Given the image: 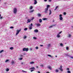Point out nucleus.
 I'll return each mask as SVG.
<instances>
[{
    "instance_id": "obj_1",
    "label": "nucleus",
    "mask_w": 73,
    "mask_h": 73,
    "mask_svg": "<svg viewBox=\"0 0 73 73\" xmlns=\"http://www.w3.org/2000/svg\"><path fill=\"white\" fill-rule=\"evenodd\" d=\"M13 12L14 14H16L17 13V9L16 8H15L13 9Z\"/></svg>"
},
{
    "instance_id": "obj_2",
    "label": "nucleus",
    "mask_w": 73,
    "mask_h": 73,
    "mask_svg": "<svg viewBox=\"0 0 73 73\" xmlns=\"http://www.w3.org/2000/svg\"><path fill=\"white\" fill-rule=\"evenodd\" d=\"M21 31V29H20L19 30H17V33H16V35L17 36V35H18L19 33H20V32Z\"/></svg>"
},
{
    "instance_id": "obj_3",
    "label": "nucleus",
    "mask_w": 73,
    "mask_h": 73,
    "mask_svg": "<svg viewBox=\"0 0 73 73\" xmlns=\"http://www.w3.org/2000/svg\"><path fill=\"white\" fill-rule=\"evenodd\" d=\"M48 12V8H45L44 9V12L45 13H47Z\"/></svg>"
},
{
    "instance_id": "obj_4",
    "label": "nucleus",
    "mask_w": 73,
    "mask_h": 73,
    "mask_svg": "<svg viewBox=\"0 0 73 73\" xmlns=\"http://www.w3.org/2000/svg\"><path fill=\"white\" fill-rule=\"evenodd\" d=\"M23 50L24 51H28V48H24L23 49Z\"/></svg>"
},
{
    "instance_id": "obj_5",
    "label": "nucleus",
    "mask_w": 73,
    "mask_h": 73,
    "mask_svg": "<svg viewBox=\"0 0 73 73\" xmlns=\"http://www.w3.org/2000/svg\"><path fill=\"white\" fill-rule=\"evenodd\" d=\"M36 26L37 27H40L41 26V25L40 23H37L35 24Z\"/></svg>"
},
{
    "instance_id": "obj_6",
    "label": "nucleus",
    "mask_w": 73,
    "mask_h": 73,
    "mask_svg": "<svg viewBox=\"0 0 73 73\" xmlns=\"http://www.w3.org/2000/svg\"><path fill=\"white\" fill-rule=\"evenodd\" d=\"M31 20L30 19H28L27 23H29L31 22Z\"/></svg>"
},
{
    "instance_id": "obj_7",
    "label": "nucleus",
    "mask_w": 73,
    "mask_h": 73,
    "mask_svg": "<svg viewBox=\"0 0 73 73\" xmlns=\"http://www.w3.org/2000/svg\"><path fill=\"white\" fill-rule=\"evenodd\" d=\"M47 68H48V69H50V70H52V68H51V66H47Z\"/></svg>"
},
{
    "instance_id": "obj_8",
    "label": "nucleus",
    "mask_w": 73,
    "mask_h": 73,
    "mask_svg": "<svg viewBox=\"0 0 73 73\" xmlns=\"http://www.w3.org/2000/svg\"><path fill=\"white\" fill-rule=\"evenodd\" d=\"M34 32H36V33H38V29H36L34 30Z\"/></svg>"
},
{
    "instance_id": "obj_9",
    "label": "nucleus",
    "mask_w": 73,
    "mask_h": 73,
    "mask_svg": "<svg viewBox=\"0 0 73 73\" xmlns=\"http://www.w3.org/2000/svg\"><path fill=\"white\" fill-rule=\"evenodd\" d=\"M30 70H36L35 68L34 67H32L31 68H30Z\"/></svg>"
},
{
    "instance_id": "obj_10",
    "label": "nucleus",
    "mask_w": 73,
    "mask_h": 73,
    "mask_svg": "<svg viewBox=\"0 0 73 73\" xmlns=\"http://www.w3.org/2000/svg\"><path fill=\"white\" fill-rule=\"evenodd\" d=\"M57 37L58 38H59V37H61V36H60V35L59 34H58L56 35Z\"/></svg>"
},
{
    "instance_id": "obj_11",
    "label": "nucleus",
    "mask_w": 73,
    "mask_h": 73,
    "mask_svg": "<svg viewBox=\"0 0 73 73\" xmlns=\"http://www.w3.org/2000/svg\"><path fill=\"white\" fill-rule=\"evenodd\" d=\"M49 57H51V58H53L54 57L50 55H47Z\"/></svg>"
},
{
    "instance_id": "obj_12",
    "label": "nucleus",
    "mask_w": 73,
    "mask_h": 73,
    "mask_svg": "<svg viewBox=\"0 0 73 73\" xmlns=\"http://www.w3.org/2000/svg\"><path fill=\"white\" fill-rule=\"evenodd\" d=\"M49 15H50L51 14H52V11H51V10L50 9L49 10Z\"/></svg>"
},
{
    "instance_id": "obj_13",
    "label": "nucleus",
    "mask_w": 73,
    "mask_h": 73,
    "mask_svg": "<svg viewBox=\"0 0 73 73\" xmlns=\"http://www.w3.org/2000/svg\"><path fill=\"white\" fill-rule=\"evenodd\" d=\"M34 11V10H31L29 11V13H33V12Z\"/></svg>"
},
{
    "instance_id": "obj_14",
    "label": "nucleus",
    "mask_w": 73,
    "mask_h": 73,
    "mask_svg": "<svg viewBox=\"0 0 73 73\" xmlns=\"http://www.w3.org/2000/svg\"><path fill=\"white\" fill-rule=\"evenodd\" d=\"M11 63L12 64V65H13V64H15V62H14V61H13V60L11 62Z\"/></svg>"
},
{
    "instance_id": "obj_15",
    "label": "nucleus",
    "mask_w": 73,
    "mask_h": 73,
    "mask_svg": "<svg viewBox=\"0 0 73 73\" xmlns=\"http://www.w3.org/2000/svg\"><path fill=\"white\" fill-rule=\"evenodd\" d=\"M33 8V7L32 6H31L30 7H29V9L30 10L32 9Z\"/></svg>"
},
{
    "instance_id": "obj_16",
    "label": "nucleus",
    "mask_w": 73,
    "mask_h": 73,
    "mask_svg": "<svg viewBox=\"0 0 73 73\" xmlns=\"http://www.w3.org/2000/svg\"><path fill=\"white\" fill-rule=\"evenodd\" d=\"M33 26V24H32V23H31V25H29V27H32Z\"/></svg>"
},
{
    "instance_id": "obj_17",
    "label": "nucleus",
    "mask_w": 73,
    "mask_h": 73,
    "mask_svg": "<svg viewBox=\"0 0 73 73\" xmlns=\"http://www.w3.org/2000/svg\"><path fill=\"white\" fill-rule=\"evenodd\" d=\"M30 64H35V62H30Z\"/></svg>"
},
{
    "instance_id": "obj_18",
    "label": "nucleus",
    "mask_w": 73,
    "mask_h": 73,
    "mask_svg": "<svg viewBox=\"0 0 73 73\" xmlns=\"http://www.w3.org/2000/svg\"><path fill=\"white\" fill-rule=\"evenodd\" d=\"M37 16L38 17H41V15L40 13H38L37 14Z\"/></svg>"
},
{
    "instance_id": "obj_19",
    "label": "nucleus",
    "mask_w": 73,
    "mask_h": 73,
    "mask_svg": "<svg viewBox=\"0 0 73 73\" xmlns=\"http://www.w3.org/2000/svg\"><path fill=\"white\" fill-rule=\"evenodd\" d=\"M59 19L61 21V20H62L63 19V18H62V17H60L59 18Z\"/></svg>"
},
{
    "instance_id": "obj_20",
    "label": "nucleus",
    "mask_w": 73,
    "mask_h": 73,
    "mask_svg": "<svg viewBox=\"0 0 73 73\" xmlns=\"http://www.w3.org/2000/svg\"><path fill=\"white\" fill-rule=\"evenodd\" d=\"M23 38L24 39H26V38H27V36L26 35H25Z\"/></svg>"
},
{
    "instance_id": "obj_21",
    "label": "nucleus",
    "mask_w": 73,
    "mask_h": 73,
    "mask_svg": "<svg viewBox=\"0 0 73 73\" xmlns=\"http://www.w3.org/2000/svg\"><path fill=\"white\" fill-rule=\"evenodd\" d=\"M34 4L36 5L37 3V1H34Z\"/></svg>"
},
{
    "instance_id": "obj_22",
    "label": "nucleus",
    "mask_w": 73,
    "mask_h": 73,
    "mask_svg": "<svg viewBox=\"0 0 73 73\" xmlns=\"http://www.w3.org/2000/svg\"><path fill=\"white\" fill-rule=\"evenodd\" d=\"M39 23H42V19H39Z\"/></svg>"
},
{
    "instance_id": "obj_23",
    "label": "nucleus",
    "mask_w": 73,
    "mask_h": 73,
    "mask_svg": "<svg viewBox=\"0 0 73 73\" xmlns=\"http://www.w3.org/2000/svg\"><path fill=\"white\" fill-rule=\"evenodd\" d=\"M33 39H34V40H36L37 39V38L36 37L34 36L33 37Z\"/></svg>"
},
{
    "instance_id": "obj_24",
    "label": "nucleus",
    "mask_w": 73,
    "mask_h": 73,
    "mask_svg": "<svg viewBox=\"0 0 73 73\" xmlns=\"http://www.w3.org/2000/svg\"><path fill=\"white\" fill-rule=\"evenodd\" d=\"M9 70V68H6V71L7 72H8Z\"/></svg>"
},
{
    "instance_id": "obj_25",
    "label": "nucleus",
    "mask_w": 73,
    "mask_h": 73,
    "mask_svg": "<svg viewBox=\"0 0 73 73\" xmlns=\"http://www.w3.org/2000/svg\"><path fill=\"white\" fill-rule=\"evenodd\" d=\"M59 70H61V72H62L63 71V70L61 68H59Z\"/></svg>"
},
{
    "instance_id": "obj_26",
    "label": "nucleus",
    "mask_w": 73,
    "mask_h": 73,
    "mask_svg": "<svg viewBox=\"0 0 73 73\" xmlns=\"http://www.w3.org/2000/svg\"><path fill=\"white\" fill-rule=\"evenodd\" d=\"M71 36V35L70 34H69L68 35V38H70Z\"/></svg>"
},
{
    "instance_id": "obj_27",
    "label": "nucleus",
    "mask_w": 73,
    "mask_h": 73,
    "mask_svg": "<svg viewBox=\"0 0 73 73\" xmlns=\"http://www.w3.org/2000/svg\"><path fill=\"white\" fill-rule=\"evenodd\" d=\"M58 6H56L55 8V9L54 10V11H56V10L57 9V8H58Z\"/></svg>"
},
{
    "instance_id": "obj_28",
    "label": "nucleus",
    "mask_w": 73,
    "mask_h": 73,
    "mask_svg": "<svg viewBox=\"0 0 73 73\" xmlns=\"http://www.w3.org/2000/svg\"><path fill=\"white\" fill-rule=\"evenodd\" d=\"M59 71L58 70H57V69H56V70H55V72H58Z\"/></svg>"
},
{
    "instance_id": "obj_29",
    "label": "nucleus",
    "mask_w": 73,
    "mask_h": 73,
    "mask_svg": "<svg viewBox=\"0 0 73 73\" xmlns=\"http://www.w3.org/2000/svg\"><path fill=\"white\" fill-rule=\"evenodd\" d=\"M10 49H11V50H13V47H10Z\"/></svg>"
},
{
    "instance_id": "obj_30",
    "label": "nucleus",
    "mask_w": 73,
    "mask_h": 73,
    "mask_svg": "<svg viewBox=\"0 0 73 73\" xmlns=\"http://www.w3.org/2000/svg\"><path fill=\"white\" fill-rule=\"evenodd\" d=\"M42 20H48V19H47V18H43L42 19Z\"/></svg>"
},
{
    "instance_id": "obj_31",
    "label": "nucleus",
    "mask_w": 73,
    "mask_h": 73,
    "mask_svg": "<svg viewBox=\"0 0 73 73\" xmlns=\"http://www.w3.org/2000/svg\"><path fill=\"white\" fill-rule=\"evenodd\" d=\"M50 7V6L49 5H47V8H48H48Z\"/></svg>"
},
{
    "instance_id": "obj_32",
    "label": "nucleus",
    "mask_w": 73,
    "mask_h": 73,
    "mask_svg": "<svg viewBox=\"0 0 73 73\" xmlns=\"http://www.w3.org/2000/svg\"><path fill=\"white\" fill-rule=\"evenodd\" d=\"M29 29L31 30L32 29V27H29Z\"/></svg>"
},
{
    "instance_id": "obj_33",
    "label": "nucleus",
    "mask_w": 73,
    "mask_h": 73,
    "mask_svg": "<svg viewBox=\"0 0 73 73\" xmlns=\"http://www.w3.org/2000/svg\"><path fill=\"white\" fill-rule=\"evenodd\" d=\"M4 52V50H1L0 51V53H2V52Z\"/></svg>"
},
{
    "instance_id": "obj_34",
    "label": "nucleus",
    "mask_w": 73,
    "mask_h": 73,
    "mask_svg": "<svg viewBox=\"0 0 73 73\" xmlns=\"http://www.w3.org/2000/svg\"><path fill=\"white\" fill-rule=\"evenodd\" d=\"M24 31H27L28 30V28H25L24 29Z\"/></svg>"
},
{
    "instance_id": "obj_35",
    "label": "nucleus",
    "mask_w": 73,
    "mask_h": 73,
    "mask_svg": "<svg viewBox=\"0 0 73 73\" xmlns=\"http://www.w3.org/2000/svg\"><path fill=\"white\" fill-rule=\"evenodd\" d=\"M67 72L68 73H71V72L69 70H68L67 71Z\"/></svg>"
},
{
    "instance_id": "obj_36",
    "label": "nucleus",
    "mask_w": 73,
    "mask_h": 73,
    "mask_svg": "<svg viewBox=\"0 0 73 73\" xmlns=\"http://www.w3.org/2000/svg\"><path fill=\"white\" fill-rule=\"evenodd\" d=\"M40 66L41 67H44V65L43 64H41L40 65Z\"/></svg>"
},
{
    "instance_id": "obj_37",
    "label": "nucleus",
    "mask_w": 73,
    "mask_h": 73,
    "mask_svg": "<svg viewBox=\"0 0 73 73\" xmlns=\"http://www.w3.org/2000/svg\"><path fill=\"white\" fill-rule=\"evenodd\" d=\"M9 61V60H6L5 61V62H7Z\"/></svg>"
},
{
    "instance_id": "obj_38",
    "label": "nucleus",
    "mask_w": 73,
    "mask_h": 73,
    "mask_svg": "<svg viewBox=\"0 0 73 73\" xmlns=\"http://www.w3.org/2000/svg\"><path fill=\"white\" fill-rule=\"evenodd\" d=\"M35 19V18H34V17H32L31 19V20H33V19Z\"/></svg>"
},
{
    "instance_id": "obj_39",
    "label": "nucleus",
    "mask_w": 73,
    "mask_h": 73,
    "mask_svg": "<svg viewBox=\"0 0 73 73\" xmlns=\"http://www.w3.org/2000/svg\"><path fill=\"white\" fill-rule=\"evenodd\" d=\"M68 49H69V47H66V50H68Z\"/></svg>"
},
{
    "instance_id": "obj_40",
    "label": "nucleus",
    "mask_w": 73,
    "mask_h": 73,
    "mask_svg": "<svg viewBox=\"0 0 73 73\" xmlns=\"http://www.w3.org/2000/svg\"><path fill=\"white\" fill-rule=\"evenodd\" d=\"M36 49H38V47L37 46H36L35 48Z\"/></svg>"
},
{
    "instance_id": "obj_41",
    "label": "nucleus",
    "mask_w": 73,
    "mask_h": 73,
    "mask_svg": "<svg viewBox=\"0 0 73 73\" xmlns=\"http://www.w3.org/2000/svg\"><path fill=\"white\" fill-rule=\"evenodd\" d=\"M52 27H53V26L52 25L48 27V28H52Z\"/></svg>"
},
{
    "instance_id": "obj_42",
    "label": "nucleus",
    "mask_w": 73,
    "mask_h": 73,
    "mask_svg": "<svg viewBox=\"0 0 73 73\" xmlns=\"http://www.w3.org/2000/svg\"><path fill=\"white\" fill-rule=\"evenodd\" d=\"M60 46H63V44H62L61 43V44H60Z\"/></svg>"
},
{
    "instance_id": "obj_43",
    "label": "nucleus",
    "mask_w": 73,
    "mask_h": 73,
    "mask_svg": "<svg viewBox=\"0 0 73 73\" xmlns=\"http://www.w3.org/2000/svg\"><path fill=\"white\" fill-rule=\"evenodd\" d=\"M59 17H62V15L60 14L59 15Z\"/></svg>"
},
{
    "instance_id": "obj_44",
    "label": "nucleus",
    "mask_w": 73,
    "mask_h": 73,
    "mask_svg": "<svg viewBox=\"0 0 73 73\" xmlns=\"http://www.w3.org/2000/svg\"><path fill=\"white\" fill-rule=\"evenodd\" d=\"M48 47H50V44H49L48 45Z\"/></svg>"
},
{
    "instance_id": "obj_45",
    "label": "nucleus",
    "mask_w": 73,
    "mask_h": 73,
    "mask_svg": "<svg viewBox=\"0 0 73 73\" xmlns=\"http://www.w3.org/2000/svg\"><path fill=\"white\" fill-rule=\"evenodd\" d=\"M19 60H23V58H20L19 59Z\"/></svg>"
},
{
    "instance_id": "obj_46",
    "label": "nucleus",
    "mask_w": 73,
    "mask_h": 73,
    "mask_svg": "<svg viewBox=\"0 0 73 73\" xmlns=\"http://www.w3.org/2000/svg\"><path fill=\"white\" fill-rule=\"evenodd\" d=\"M10 28H11V29H13V27H10Z\"/></svg>"
},
{
    "instance_id": "obj_47",
    "label": "nucleus",
    "mask_w": 73,
    "mask_h": 73,
    "mask_svg": "<svg viewBox=\"0 0 73 73\" xmlns=\"http://www.w3.org/2000/svg\"><path fill=\"white\" fill-rule=\"evenodd\" d=\"M66 70H69V68H66Z\"/></svg>"
},
{
    "instance_id": "obj_48",
    "label": "nucleus",
    "mask_w": 73,
    "mask_h": 73,
    "mask_svg": "<svg viewBox=\"0 0 73 73\" xmlns=\"http://www.w3.org/2000/svg\"><path fill=\"white\" fill-rule=\"evenodd\" d=\"M56 24H54L53 25H52V27H55V26H56Z\"/></svg>"
},
{
    "instance_id": "obj_49",
    "label": "nucleus",
    "mask_w": 73,
    "mask_h": 73,
    "mask_svg": "<svg viewBox=\"0 0 73 73\" xmlns=\"http://www.w3.org/2000/svg\"><path fill=\"white\" fill-rule=\"evenodd\" d=\"M3 19V17H0V20H1V19Z\"/></svg>"
},
{
    "instance_id": "obj_50",
    "label": "nucleus",
    "mask_w": 73,
    "mask_h": 73,
    "mask_svg": "<svg viewBox=\"0 0 73 73\" xmlns=\"http://www.w3.org/2000/svg\"><path fill=\"white\" fill-rule=\"evenodd\" d=\"M63 14H64V15H66V13H65V12Z\"/></svg>"
},
{
    "instance_id": "obj_51",
    "label": "nucleus",
    "mask_w": 73,
    "mask_h": 73,
    "mask_svg": "<svg viewBox=\"0 0 73 73\" xmlns=\"http://www.w3.org/2000/svg\"><path fill=\"white\" fill-rule=\"evenodd\" d=\"M22 72H23L24 73V72H27V71H24L23 70H22Z\"/></svg>"
},
{
    "instance_id": "obj_52",
    "label": "nucleus",
    "mask_w": 73,
    "mask_h": 73,
    "mask_svg": "<svg viewBox=\"0 0 73 73\" xmlns=\"http://www.w3.org/2000/svg\"><path fill=\"white\" fill-rule=\"evenodd\" d=\"M62 33V31H60L58 34H59L60 35V34L61 33Z\"/></svg>"
},
{
    "instance_id": "obj_53",
    "label": "nucleus",
    "mask_w": 73,
    "mask_h": 73,
    "mask_svg": "<svg viewBox=\"0 0 73 73\" xmlns=\"http://www.w3.org/2000/svg\"><path fill=\"white\" fill-rule=\"evenodd\" d=\"M70 58H72V59H73V56H71V57H70Z\"/></svg>"
},
{
    "instance_id": "obj_54",
    "label": "nucleus",
    "mask_w": 73,
    "mask_h": 73,
    "mask_svg": "<svg viewBox=\"0 0 73 73\" xmlns=\"http://www.w3.org/2000/svg\"><path fill=\"white\" fill-rule=\"evenodd\" d=\"M48 1L49 2H50L52 1V0H48Z\"/></svg>"
},
{
    "instance_id": "obj_55",
    "label": "nucleus",
    "mask_w": 73,
    "mask_h": 73,
    "mask_svg": "<svg viewBox=\"0 0 73 73\" xmlns=\"http://www.w3.org/2000/svg\"><path fill=\"white\" fill-rule=\"evenodd\" d=\"M36 68L37 69H38V66H36Z\"/></svg>"
},
{
    "instance_id": "obj_56",
    "label": "nucleus",
    "mask_w": 73,
    "mask_h": 73,
    "mask_svg": "<svg viewBox=\"0 0 73 73\" xmlns=\"http://www.w3.org/2000/svg\"><path fill=\"white\" fill-rule=\"evenodd\" d=\"M33 71H34V70H31V72H33Z\"/></svg>"
},
{
    "instance_id": "obj_57",
    "label": "nucleus",
    "mask_w": 73,
    "mask_h": 73,
    "mask_svg": "<svg viewBox=\"0 0 73 73\" xmlns=\"http://www.w3.org/2000/svg\"><path fill=\"white\" fill-rule=\"evenodd\" d=\"M44 1L46 2V1H47V0H44Z\"/></svg>"
},
{
    "instance_id": "obj_58",
    "label": "nucleus",
    "mask_w": 73,
    "mask_h": 73,
    "mask_svg": "<svg viewBox=\"0 0 73 73\" xmlns=\"http://www.w3.org/2000/svg\"><path fill=\"white\" fill-rule=\"evenodd\" d=\"M62 66H60V68H62Z\"/></svg>"
},
{
    "instance_id": "obj_59",
    "label": "nucleus",
    "mask_w": 73,
    "mask_h": 73,
    "mask_svg": "<svg viewBox=\"0 0 73 73\" xmlns=\"http://www.w3.org/2000/svg\"><path fill=\"white\" fill-rule=\"evenodd\" d=\"M65 55H66V56H68V55L67 54H65Z\"/></svg>"
},
{
    "instance_id": "obj_60",
    "label": "nucleus",
    "mask_w": 73,
    "mask_h": 73,
    "mask_svg": "<svg viewBox=\"0 0 73 73\" xmlns=\"http://www.w3.org/2000/svg\"><path fill=\"white\" fill-rule=\"evenodd\" d=\"M40 46H43V45H40Z\"/></svg>"
},
{
    "instance_id": "obj_61",
    "label": "nucleus",
    "mask_w": 73,
    "mask_h": 73,
    "mask_svg": "<svg viewBox=\"0 0 73 73\" xmlns=\"http://www.w3.org/2000/svg\"><path fill=\"white\" fill-rule=\"evenodd\" d=\"M23 55H20V57H23Z\"/></svg>"
},
{
    "instance_id": "obj_62",
    "label": "nucleus",
    "mask_w": 73,
    "mask_h": 73,
    "mask_svg": "<svg viewBox=\"0 0 73 73\" xmlns=\"http://www.w3.org/2000/svg\"><path fill=\"white\" fill-rule=\"evenodd\" d=\"M38 73H40V71H38Z\"/></svg>"
},
{
    "instance_id": "obj_63",
    "label": "nucleus",
    "mask_w": 73,
    "mask_h": 73,
    "mask_svg": "<svg viewBox=\"0 0 73 73\" xmlns=\"http://www.w3.org/2000/svg\"><path fill=\"white\" fill-rule=\"evenodd\" d=\"M56 57H57V55L55 56Z\"/></svg>"
},
{
    "instance_id": "obj_64",
    "label": "nucleus",
    "mask_w": 73,
    "mask_h": 73,
    "mask_svg": "<svg viewBox=\"0 0 73 73\" xmlns=\"http://www.w3.org/2000/svg\"><path fill=\"white\" fill-rule=\"evenodd\" d=\"M46 73H49V72H46Z\"/></svg>"
}]
</instances>
